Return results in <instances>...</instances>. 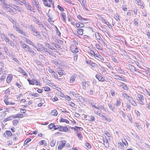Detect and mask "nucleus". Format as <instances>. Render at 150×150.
I'll list each match as a JSON object with an SVG mask.
<instances>
[{
    "instance_id": "nucleus-10",
    "label": "nucleus",
    "mask_w": 150,
    "mask_h": 150,
    "mask_svg": "<svg viewBox=\"0 0 150 150\" xmlns=\"http://www.w3.org/2000/svg\"><path fill=\"white\" fill-rule=\"evenodd\" d=\"M103 140L105 147L107 148H108L109 146V142L107 139L106 137L105 138H103Z\"/></svg>"
},
{
    "instance_id": "nucleus-23",
    "label": "nucleus",
    "mask_w": 150,
    "mask_h": 150,
    "mask_svg": "<svg viewBox=\"0 0 150 150\" xmlns=\"http://www.w3.org/2000/svg\"><path fill=\"white\" fill-rule=\"evenodd\" d=\"M83 30L81 28H79L77 29V32L79 35H82L83 34Z\"/></svg>"
},
{
    "instance_id": "nucleus-37",
    "label": "nucleus",
    "mask_w": 150,
    "mask_h": 150,
    "mask_svg": "<svg viewBox=\"0 0 150 150\" xmlns=\"http://www.w3.org/2000/svg\"><path fill=\"white\" fill-rule=\"evenodd\" d=\"M4 40L8 44L11 41L10 40L9 38L7 37H4Z\"/></svg>"
},
{
    "instance_id": "nucleus-61",
    "label": "nucleus",
    "mask_w": 150,
    "mask_h": 150,
    "mask_svg": "<svg viewBox=\"0 0 150 150\" xmlns=\"http://www.w3.org/2000/svg\"><path fill=\"white\" fill-rule=\"evenodd\" d=\"M107 66L108 67V68H109L110 69L113 70V68L112 67L110 64V63H109L108 65H107Z\"/></svg>"
},
{
    "instance_id": "nucleus-1",
    "label": "nucleus",
    "mask_w": 150,
    "mask_h": 150,
    "mask_svg": "<svg viewBox=\"0 0 150 150\" xmlns=\"http://www.w3.org/2000/svg\"><path fill=\"white\" fill-rule=\"evenodd\" d=\"M95 35L96 40H98V42L102 44H103L104 45H105V43L103 40L101 38L100 34L97 32L95 33Z\"/></svg>"
},
{
    "instance_id": "nucleus-32",
    "label": "nucleus",
    "mask_w": 150,
    "mask_h": 150,
    "mask_svg": "<svg viewBox=\"0 0 150 150\" xmlns=\"http://www.w3.org/2000/svg\"><path fill=\"white\" fill-rule=\"evenodd\" d=\"M54 123H51L48 126L49 128L51 129H52L53 128H54Z\"/></svg>"
},
{
    "instance_id": "nucleus-16",
    "label": "nucleus",
    "mask_w": 150,
    "mask_h": 150,
    "mask_svg": "<svg viewBox=\"0 0 150 150\" xmlns=\"http://www.w3.org/2000/svg\"><path fill=\"white\" fill-rule=\"evenodd\" d=\"M19 71L21 72L23 75L25 76H28V74L26 73L24 70L22 68L19 67Z\"/></svg>"
},
{
    "instance_id": "nucleus-18",
    "label": "nucleus",
    "mask_w": 150,
    "mask_h": 150,
    "mask_svg": "<svg viewBox=\"0 0 150 150\" xmlns=\"http://www.w3.org/2000/svg\"><path fill=\"white\" fill-rule=\"evenodd\" d=\"M23 115L21 114H18L13 116V119L15 118H21L23 117Z\"/></svg>"
},
{
    "instance_id": "nucleus-47",
    "label": "nucleus",
    "mask_w": 150,
    "mask_h": 150,
    "mask_svg": "<svg viewBox=\"0 0 150 150\" xmlns=\"http://www.w3.org/2000/svg\"><path fill=\"white\" fill-rule=\"evenodd\" d=\"M108 106H109V107L110 109L112 111H114V110H113V108H114V107H113L110 104H109V103H108Z\"/></svg>"
},
{
    "instance_id": "nucleus-62",
    "label": "nucleus",
    "mask_w": 150,
    "mask_h": 150,
    "mask_svg": "<svg viewBox=\"0 0 150 150\" xmlns=\"http://www.w3.org/2000/svg\"><path fill=\"white\" fill-rule=\"evenodd\" d=\"M89 53H90L91 55L94 56V55L96 54L94 52L91 50H90Z\"/></svg>"
},
{
    "instance_id": "nucleus-28",
    "label": "nucleus",
    "mask_w": 150,
    "mask_h": 150,
    "mask_svg": "<svg viewBox=\"0 0 150 150\" xmlns=\"http://www.w3.org/2000/svg\"><path fill=\"white\" fill-rule=\"evenodd\" d=\"M51 61L52 63L54 64L57 66L59 65H60V64L58 62L56 61V59L52 60Z\"/></svg>"
},
{
    "instance_id": "nucleus-33",
    "label": "nucleus",
    "mask_w": 150,
    "mask_h": 150,
    "mask_svg": "<svg viewBox=\"0 0 150 150\" xmlns=\"http://www.w3.org/2000/svg\"><path fill=\"white\" fill-rule=\"evenodd\" d=\"M12 59L15 61L18 64H19L20 63L19 61L15 57H12Z\"/></svg>"
},
{
    "instance_id": "nucleus-39",
    "label": "nucleus",
    "mask_w": 150,
    "mask_h": 150,
    "mask_svg": "<svg viewBox=\"0 0 150 150\" xmlns=\"http://www.w3.org/2000/svg\"><path fill=\"white\" fill-rule=\"evenodd\" d=\"M55 141L53 139L50 143V146L52 147H53L54 146V145H55Z\"/></svg>"
},
{
    "instance_id": "nucleus-17",
    "label": "nucleus",
    "mask_w": 150,
    "mask_h": 150,
    "mask_svg": "<svg viewBox=\"0 0 150 150\" xmlns=\"http://www.w3.org/2000/svg\"><path fill=\"white\" fill-rule=\"evenodd\" d=\"M57 72L58 74L60 75H63L66 74L65 72L64 71L61 70H57Z\"/></svg>"
},
{
    "instance_id": "nucleus-50",
    "label": "nucleus",
    "mask_w": 150,
    "mask_h": 150,
    "mask_svg": "<svg viewBox=\"0 0 150 150\" xmlns=\"http://www.w3.org/2000/svg\"><path fill=\"white\" fill-rule=\"evenodd\" d=\"M15 9L16 10H18L19 11H21V8L20 7H18L17 6H15Z\"/></svg>"
},
{
    "instance_id": "nucleus-46",
    "label": "nucleus",
    "mask_w": 150,
    "mask_h": 150,
    "mask_svg": "<svg viewBox=\"0 0 150 150\" xmlns=\"http://www.w3.org/2000/svg\"><path fill=\"white\" fill-rule=\"evenodd\" d=\"M126 107L128 109L129 111H130L131 110V105L129 103H127L126 105Z\"/></svg>"
},
{
    "instance_id": "nucleus-30",
    "label": "nucleus",
    "mask_w": 150,
    "mask_h": 150,
    "mask_svg": "<svg viewBox=\"0 0 150 150\" xmlns=\"http://www.w3.org/2000/svg\"><path fill=\"white\" fill-rule=\"evenodd\" d=\"M86 62V63L90 64L92 67H94V66H95V63H94L92 62H91L90 61H87Z\"/></svg>"
},
{
    "instance_id": "nucleus-38",
    "label": "nucleus",
    "mask_w": 150,
    "mask_h": 150,
    "mask_svg": "<svg viewBox=\"0 0 150 150\" xmlns=\"http://www.w3.org/2000/svg\"><path fill=\"white\" fill-rule=\"evenodd\" d=\"M31 140V139L30 138H28L26 139L24 142V144H27L28 143L30 142Z\"/></svg>"
},
{
    "instance_id": "nucleus-43",
    "label": "nucleus",
    "mask_w": 150,
    "mask_h": 150,
    "mask_svg": "<svg viewBox=\"0 0 150 150\" xmlns=\"http://www.w3.org/2000/svg\"><path fill=\"white\" fill-rule=\"evenodd\" d=\"M122 9L125 11H127V8L126 7V5H123L122 6Z\"/></svg>"
},
{
    "instance_id": "nucleus-21",
    "label": "nucleus",
    "mask_w": 150,
    "mask_h": 150,
    "mask_svg": "<svg viewBox=\"0 0 150 150\" xmlns=\"http://www.w3.org/2000/svg\"><path fill=\"white\" fill-rule=\"evenodd\" d=\"M76 76L75 75H73V76H71L70 78V83H72L74 82V81L75 79H76Z\"/></svg>"
},
{
    "instance_id": "nucleus-64",
    "label": "nucleus",
    "mask_w": 150,
    "mask_h": 150,
    "mask_svg": "<svg viewBox=\"0 0 150 150\" xmlns=\"http://www.w3.org/2000/svg\"><path fill=\"white\" fill-rule=\"evenodd\" d=\"M105 132V134L108 137H110V133H109V132L107 131H105L104 132Z\"/></svg>"
},
{
    "instance_id": "nucleus-6",
    "label": "nucleus",
    "mask_w": 150,
    "mask_h": 150,
    "mask_svg": "<svg viewBox=\"0 0 150 150\" xmlns=\"http://www.w3.org/2000/svg\"><path fill=\"white\" fill-rule=\"evenodd\" d=\"M71 50L72 52L74 53H76L79 52V49L75 45L71 46Z\"/></svg>"
},
{
    "instance_id": "nucleus-13",
    "label": "nucleus",
    "mask_w": 150,
    "mask_h": 150,
    "mask_svg": "<svg viewBox=\"0 0 150 150\" xmlns=\"http://www.w3.org/2000/svg\"><path fill=\"white\" fill-rule=\"evenodd\" d=\"M28 52L30 53L31 55L32 56H35L36 54V52L34 51V50H33L32 49L30 48Z\"/></svg>"
},
{
    "instance_id": "nucleus-26",
    "label": "nucleus",
    "mask_w": 150,
    "mask_h": 150,
    "mask_svg": "<svg viewBox=\"0 0 150 150\" xmlns=\"http://www.w3.org/2000/svg\"><path fill=\"white\" fill-rule=\"evenodd\" d=\"M60 122H65L67 123H69V121L68 120L64 119L63 118H61L60 119Z\"/></svg>"
},
{
    "instance_id": "nucleus-4",
    "label": "nucleus",
    "mask_w": 150,
    "mask_h": 150,
    "mask_svg": "<svg viewBox=\"0 0 150 150\" xmlns=\"http://www.w3.org/2000/svg\"><path fill=\"white\" fill-rule=\"evenodd\" d=\"M94 113L96 114H97L98 115H99L101 117L103 118L105 120H107L109 122H110L111 121V119L110 118H107L104 115H103L100 113H98L97 111H94Z\"/></svg>"
},
{
    "instance_id": "nucleus-14",
    "label": "nucleus",
    "mask_w": 150,
    "mask_h": 150,
    "mask_svg": "<svg viewBox=\"0 0 150 150\" xmlns=\"http://www.w3.org/2000/svg\"><path fill=\"white\" fill-rule=\"evenodd\" d=\"M4 67V63L2 61L0 62V74H1L3 72V70Z\"/></svg>"
},
{
    "instance_id": "nucleus-53",
    "label": "nucleus",
    "mask_w": 150,
    "mask_h": 150,
    "mask_svg": "<svg viewBox=\"0 0 150 150\" xmlns=\"http://www.w3.org/2000/svg\"><path fill=\"white\" fill-rule=\"evenodd\" d=\"M53 44L54 45L55 47L56 48H59L60 47V46L57 43H53Z\"/></svg>"
},
{
    "instance_id": "nucleus-8",
    "label": "nucleus",
    "mask_w": 150,
    "mask_h": 150,
    "mask_svg": "<svg viewBox=\"0 0 150 150\" xmlns=\"http://www.w3.org/2000/svg\"><path fill=\"white\" fill-rule=\"evenodd\" d=\"M68 130H69V129L67 126L63 127L61 125L59 126V131L66 132Z\"/></svg>"
},
{
    "instance_id": "nucleus-2",
    "label": "nucleus",
    "mask_w": 150,
    "mask_h": 150,
    "mask_svg": "<svg viewBox=\"0 0 150 150\" xmlns=\"http://www.w3.org/2000/svg\"><path fill=\"white\" fill-rule=\"evenodd\" d=\"M137 96L138 98L137 100L140 104L142 105H144V99L143 95L140 93H138L137 94Z\"/></svg>"
},
{
    "instance_id": "nucleus-25",
    "label": "nucleus",
    "mask_w": 150,
    "mask_h": 150,
    "mask_svg": "<svg viewBox=\"0 0 150 150\" xmlns=\"http://www.w3.org/2000/svg\"><path fill=\"white\" fill-rule=\"evenodd\" d=\"M121 86L124 88L125 90H127L128 88L127 85L124 83H122L121 84Z\"/></svg>"
},
{
    "instance_id": "nucleus-63",
    "label": "nucleus",
    "mask_w": 150,
    "mask_h": 150,
    "mask_svg": "<svg viewBox=\"0 0 150 150\" xmlns=\"http://www.w3.org/2000/svg\"><path fill=\"white\" fill-rule=\"evenodd\" d=\"M85 146L88 148L91 149V145L90 144L88 143H87L85 144Z\"/></svg>"
},
{
    "instance_id": "nucleus-60",
    "label": "nucleus",
    "mask_w": 150,
    "mask_h": 150,
    "mask_svg": "<svg viewBox=\"0 0 150 150\" xmlns=\"http://www.w3.org/2000/svg\"><path fill=\"white\" fill-rule=\"evenodd\" d=\"M14 122H13V124L14 126H16L17 125L18 123V121L17 120H14Z\"/></svg>"
},
{
    "instance_id": "nucleus-52",
    "label": "nucleus",
    "mask_w": 150,
    "mask_h": 150,
    "mask_svg": "<svg viewBox=\"0 0 150 150\" xmlns=\"http://www.w3.org/2000/svg\"><path fill=\"white\" fill-rule=\"evenodd\" d=\"M105 24L108 25V27L109 28H111L112 27V26L109 23V22H105Z\"/></svg>"
},
{
    "instance_id": "nucleus-59",
    "label": "nucleus",
    "mask_w": 150,
    "mask_h": 150,
    "mask_svg": "<svg viewBox=\"0 0 150 150\" xmlns=\"http://www.w3.org/2000/svg\"><path fill=\"white\" fill-rule=\"evenodd\" d=\"M40 47H41V48L42 49V50L45 52L46 50L47 51V50L46 47H44L42 45H40Z\"/></svg>"
},
{
    "instance_id": "nucleus-12",
    "label": "nucleus",
    "mask_w": 150,
    "mask_h": 150,
    "mask_svg": "<svg viewBox=\"0 0 150 150\" xmlns=\"http://www.w3.org/2000/svg\"><path fill=\"white\" fill-rule=\"evenodd\" d=\"M96 77L99 81L104 82L105 81L104 78L100 75L97 74L96 75Z\"/></svg>"
},
{
    "instance_id": "nucleus-44",
    "label": "nucleus",
    "mask_w": 150,
    "mask_h": 150,
    "mask_svg": "<svg viewBox=\"0 0 150 150\" xmlns=\"http://www.w3.org/2000/svg\"><path fill=\"white\" fill-rule=\"evenodd\" d=\"M0 14L5 17H7V15H6L3 11L0 10Z\"/></svg>"
},
{
    "instance_id": "nucleus-51",
    "label": "nucleus",
    "mask_w": 150,
    "mask_h": 150,
    "mask_svg": "<svg viewBox=\"0 0 150 150\" xmlns=\"http://www.w3.org/2000/svg\"><path fill=\"white\" fill-rule=\"evenodd\" d=\"M77 128L78 127H77V126H75L74 127V129L75 130V132L76 133H77L80 132V131L79 130V129Z\"/></svg>"
},
{
    "instance_id": "nucleus-57",
    "label": "nucleus",
    "mask_w": 150,
    "mask_h": 150,
    "mask_svg": "<svg viewBox=\"0 0 150 150\" xmlns=\"http://www.w3.org/2000/svg\"><path fill=\"white\" fill-rule=\"evenodd\" d=\"M26 42L28 43L30 45H32V43H33V42L30 40H29L28 39H27L26 40Z\"/></svg>"
},
{
    "instance_id": "nucleus-49",
    "label": "nucleus",
    "mask_w": 150,
    "mask_h": 150,
    "mask_svg": "<svg viewBox=\"0 0 150 150\" xmlns=\"http://www.w3.org/2000/svg\"><path fill=\"white\" fill-rule=\"evenodd\" d=\"M57 8L60 11H63L64 10L63 8L59 5H58L57 6Z\"/></svg>"
},
{
    "instance_id": "nucleus-11",
    "label": "nucleus",
    "mask_w": 150,
    "mask_h": 150,
    "mask_svg": "<svg viewBox=\"0 0 150 150\" xmlns=\"http://www.w3.org/2000/svg\"><path fill=\"white\" fill-rule=\"evenodd\" d=\"M13 75L11 74H8L6 78V81L8 83H9L12 79Z\"/></svg>"
},
{
    "instance_id": "nucleus-29",
    "label": "nucleus",
    "mask_w": 150,
    "mask_h": 150,
    "mask_svg": "<svg viewBox=\"0 0 150 150\" xmlns=\"http://www.w3.org/2000/svg\"><path fill=\"white\" fill-rule=\"evenodd\" d=\"M34 2V4L36 6V7H38L39 8L38 5L39 3L37 0H33Z\"/></svg>"
},
{
    "instance_id": "nucleus-19",
    "label": "nucleus",
    "mask_w": 150,
    "mask_h": 150,
    "mask_svg": "<svg viewBox=\"0 0 150 150\" xmlns=\"http://www.w3.org/2000/svg\"><path fill=\"white\" fill-rule=\"evenodd\" d=\"M61 15L62 17V19H63L64 21L65 22L66 20V14L64 12H62L61 13Z\"/></svg>"
},
{
    "instance_id": "nucleus-40",
    "label": "nucleus",
    "mask_w": 150,
    "mask_h": 150,
    "mask_svg": "<svg viewBox=\"0 0 150 150\" xmlns=\"http://www.w3.org/2000/svg\"><path fill=\"white\" fill-rule=\"evenodd\" d=\"M37 19V18H35V20L36 21V24H38V25H42V27L43 26V25L42 24H41V23L39 21H38Z\"/></svg>"
},
{
    "instance_id": "nucleus-41",
    "label": "nucleus",
    "mask_w": 150,
    "mask_h": 150,
    "mask_svg": "<svg viewBox=\"0 0 150 150\" xmlns=\"http://www.w3.org/2000/svg\"><path fill=\"white\" fill-rule=\"evenodd\" d=\"M77 135L79 139L81 140L82 139L83 137L82 135L80 133H78Z\"/></svg>"
},
{
    "instance_id": "nucleus-45",
    "label": "nucleus",
    "mask_w": 150,
    "mask_h": 150,
    "mask_svg": "<svg viewBox=\"0 0 150 150\" xmlns=\"http://www.w3.org/2000/svg\"><path fill=\"white\" fill-rule=\"evenodd\" d=\"M82 6H83V9L86 10L85 5L83 3V0H82L81 2H80Z\"/></svg>"
},
{
    "instance_id": "nucleus-42",
    "label": "nucleus",
    "mask_w": 150,
    "mask_h": 150,
    "mask_svg": "<svg viewBox=\"0 0 150 150\" xmlns=\"http://www.w3.org/2000/svg\"><path fill=\"white\" fill-rule=\"evenodd\" d=\"M136 3L138 5L142 6V4L140 0H135Z\"/></svg>"
},
{
    "instance_id": "nucleus-3",
    "label": "nucleus",
    "mask_w": 150,
    "mask_h": 150,
    "mask_svg": "<svg viewBox=\"0 0 150 150\" xmlns=\"http://www.w3.org/2000/svg\"><path fill=\"white\" fill-rule=\"evenodd\" d=\"M29 28L31 30V32L33 33L34 35L37 36L38 35L39 36H41L39 32L37 31L35 29V27L32 25H30L29 26Z\"/></svg>"
},
{
    "instance_id": "nucleus-27",
    "label": "nucleus",
    "mask_w": 150,
    "mask_h": 150,
    "mask_svg": "<svg viewBox=\"0 0 150 150\" xmlns=\"http://www.w3.org/2000/svg\"><path fill=\"white\" fill-rule=\"evenodd\" d=\"M54 28H55L56 30V33L57 35L59 37L61 36V33L60 31L59 30L57 26H55Z\"/></svg>"
},
{
    "instance_id": "nucleus-36",
    "label": "nucleus",
    "mask_w": 150,
    "mask_h": 150,
    "mask_svg": "<svg viewBox=\"0 0 150 150\" xmlns=\"http://www.w3.org/2000/svg\"><path fill=\"white\" fill-rule=\"evenodd\" d=\"M5 132L6 133L8 136H11L12 135V133L10 131L6 130Z\"/></svg>"
},
{
    "instance_id": "nucleus-54",
    "label": "nucleus",
    "mask_w": 150,
    "mask_h": 150,
    "mask_svg": "<svg viewBox=\"0 0 150 150\" xmlns=\"http://www.w3.org/2000/svg\"><path fill=\"white\" fill-rule=\"evenodd\" d=\"M59 126L60 125H54V130H56L57 129H59Z\"/></svg>"
},
{
    "instance_id": "nucleus-7",
    "label": "nucleus",
    "mask_w": 150,
    "mask_h": 150,
    "mask_svg": "<svg viewBox=\"0 0 150 150\" xmlns=\"http://www.w3.org/2000/svg\"><path fill=\"white\" fill-rule=\"evenodd\" d=\"M114 76L115 77L114 78L115 79H118L119 80L122 81H127V80L126 79L122 78V77L118 75L117 74H116L115 73Z\"/></svg>"
},
{
    "instance_id": "nucleus-35",
    "label": "nucleus",
    "mask_w": 150,
    "mask_h": 150,
    "mask_svg": "<svg viewBox=\"0 0 150 150\" xmlns=\"http://www.w3.org/2000/svg\"><path fill=\"white\" fill-rule=\"evenodd\" d=\"M31 95L32 96H33L35 97H38L39 96V94H38V93H31Z\"/></svg>"
},
{
    "instance_id": "nucleus-20",
    "label": "nucleus",
    "mask_w": 150,
    "mask_h": 150,
    "mask_svg": "<svg viewBox=\"0 0 150 150\" xmlns=\"http://www.w3.org/2000/svg\"><path fill=\"white\" fill-rule=\"evenodd\" d=\"M76 26L78 28H82L84 26V25L82 23L80 22L76 23Z\"/></svg>"
},
{
    "instance_id": "nucleus-5",
    "label": "nucleus",
    "mask_w": 150,
    "mask_h": 150,
    "mask_svg": "<svg viewBox=\"0 0 150 150\" xmlns=\"http://www.w3.org/2000/svg\"><path fill=\"white\" fill-rule=\"evenodd\" d=\"M65 143L66 141L65 140H63L60 142L59 144L58 147V150H61L65 145Z\"/></svg>"
},
{
    "instance_id": "nucleus-48",
    "label": "nucleus",
    "mask_w": 150,
    "mask_h": 150,
    "mask_svg": "<svg viewBox=\"0 0 150 150\" xmlns=\"http://www.w3.org/2000/svg\"><path fill=\"white\" fill-rule=\"evenodd\" d=\"M3 5H5L4 7L6 8H9V5L7 4L6 1L4 3Z\"/></svg>"
},
{
    "instance_id": "nucleus-24",
    "label": "nucleus",
    "mask_w": 150,
    "mask_h": 150,
    "mask_svg": "<svg viewBox=\"0 0 150 150\" xmlns=\"http://www.w3.org/2000/svg\"><path fill=\"white\" fill-rule=\"evenodd\" d=\"M77 18L79 20H81V22H83L81 20H83V21L84 20H86V19L84 18H83L80 15H79L77 16Z\"/></svg>"
},
{
    "instance_id": "nucleus-15",
    "label": "nucleus",
    "mask_w": 150,
    "mask_h": 150,
    "mask_svg": "<svg viewBox=\"0 0 150 150\" xmlns=\"http://www.w3.org/2000/svg\"><path fill=\"white\" fill-rule=\"evenodd\" d=\"M16 31L21 34L25 36H26V33L19 28L16 30Z\"/></svg>"
},
{
    "instance_id": "nucleus-31",
    "label": "nucleus",
    "mask_w": 150,
    "mask_h": 150,
    "mask_svg": "<svg viewBox=\"0 0 150 150\" xmlns=\"http://www.w3.org/2000/svg\"><path fill=\"white\" fill-rule=\"evenodd\" d=\"M27 80L28 81L30 84L33 85L35 84V81H34L33 80H30L29 79H27Z\"/></svg>"
},
{
    "instance_id": "nucleus-55",
    "label": "nucleus",
    "mask_w": 150,
    "mask_h": 150,
    "mask_svg": "<svg viewBox=\"0 0 150 150\" xmlns=\"http://www.w3.org/2000/svg\"><path fill=\"white\" fill-rule=\"evenodd\" d=\"M100 70L103 72H104L106 71L105 68L102 66H100Z\"/></svg>"
},
{
    "instance_id": "nucleus-34",
    "label": "nucleus",
    "mask_w": 150,
    "mask_h": 150,
    "mask_svg": "<svg viewBox=\"0 0 150 150\" xmlns=\"http://www.w3.org/2000/svg\"><path fill=\"white\" fill-rule=\"evenodd\" d=\"M122 94L123 96L125 98L127 99L129 96L128 95L125 93H122Z\"/></svg>"
},
{
    "instance_id": "nucleus-56",
    "label": "nucleus",
    "mask_w": 150,
    "mask_h": 150,
    "mask_svg": "<svg viewBox=\"0 0 150 150\" xmlns=\"http://www.w3.org/2000/svg\"><path fill=\"white\" fill-rule=\"evenodd\" d=\"M132 105L134 106H136L137 105V104L136 102L133 100L130 102Z\"/></svg>"
},
{
    "instance_id": "nucleus-22",
    "label": "nucleus",
    "mask_w": 150,
    "mask_h": 150,
    "mask_svg": "<svg viewBox=\"0 0 150 150\" xmlns=\"http://www.w3.org/2000/svg\"><path fill=\"white\" fill-rule=\"evenodd\" d=\"M51 115L54 116H57L58 114V112L56 110H53L51 112Z\"/></svg>"
},
{
    "instance_id": "nucleus-58",
    "label": "nucleus",
    "mask_w": 150,
    "mask_h": 150,
    "mask_svg": "<svg viewBox=\"0 0 150 150\" xmlns=\"http://www.w3.org/2000/svg\"><path fill=\"white\" fill-rule=\"evenodd\" d=\"M98 107L99 108H100L102 109H103L104 110H105V109L104 107L102 105L100 104H98Z\"/></svg>"
},
{
    "instance_id": "nucleus-9",
    "label": "nucleus",
    "mask_w": 150,
    "mask_h": 150,
    "mask_svg": "<svg viewBox=\"0 0 150 150\" xmlns=\"http://www.w3.org/2000/svg\"><path fill=\"white\" fill-rule=\"evenodd\" d=\"M21 46L23 49L26 52H28L30 48L25 43H22Z\"/></svg>"
}]
</instances>
